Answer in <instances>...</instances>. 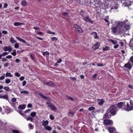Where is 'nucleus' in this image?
Returning a JSON list of instances; mask_svg holds the SVG:
<instances>
[{"instance_id":"1","label":"nucleus","mask_w":133,"mask_h":133,"mask_svg":"<svg viewBox=\"0 0 133 133\" xmlns=\"http://www.w3.org/2000/svg\"><path fill=\"white\" fill-rule=\"evenodd\" d=\"M125 21H116L115 23L117 24L116 27L112 28V33L114 34L118 33L121 34L124 32V26Z\"/></svg>"},{"instance_id":"2","label":"nucleus","mask_w":133,"mask_h":133,"mask_svg":"<svg viewBox=\"0 0 133 133\" xmlns=\"http://www.w3.org/2000/svg\"><path fill=\"white\" fill-rule=\"evenodd\" d=\"M86 1H87L88 2V3H92L95 6V7H93L94 8H100L102 7L103 8V4L101 3V1H100L96 0L95 2V0H86Z\"/></svg>"},{"instance_id":"3","label":"nucleus","mask_w":133,"mask_h":133,"mask_svg":"<svg viewBox=\"0 0 133 133\" xmlns=\"http://www.w3.org/2000/svg\"><path fill=\"white\" fill-rule=\"evenodd\" d=\"M118 3L121 4V3H120V1H116V2L112 1L111 2V8H118L119 4H118Z\"/></svg>"},{"instance_id":"4","label":"nucleus","mask_w":133,"mask_h":133,"mask_svg":"<svg viewBox=\"0 0 133 133\" xmlns=\"http://www.w3.org/2000/svg\"><path fill=\"white\" fill-rule=\"evenodd\" d=\"M117 108L114 105L111 106L109 108L108 112H110L113 115L115 114Z\"/></svg>"},{"instance_id":"5","label":"nucleus","mask_w":133,"mask_h":133,"mask_svg":"<svg viewBox=\"0 0 133 133\" xmlns=\"http://www.w3.org/2000/svg\"><path fill=\"white\" fill-rule=\"evenodd\" d=\"M124 110L128 111L133 110V106L130 105V103H127L126 107H125L123 109Z\"/></svg>"},{"instance_id":"6","label":"nucleus","mask_w":133,"mask_h":133,"mask_svg":"<svg viewBox=\"0 0 133 133\" xmlns=\"http://www.w3.org/2000/svg\"><path fill=\"white\" fill-rule=\"evenodd\" d=\"M48 107L50 108L52 110L54 111H55L57 109V108L56 107L52 104L47 102L46 103Z\"/></svg>"},{"instance_id":"7","label":"nucleus","mask_w":133,"mask_h":133,"mask_svg":"<svg viewBox=\"0 0 133 133\" xmlns=\"http://www.w3.org/2000/svg\"><path fill=\"white\" fill-rule=\"evenodd\" d=\"M111 1H105V4L104 5V7L105 8H111Z\"/></svg>"},{"instance_id":"8","label":"nucleus","mask_w":133,"mask_h":133,"mask_svg":"<svg viewBox=\"0 0 133 133\" xmlns=\"http://www.w3.org/2000/svg\"><path fill=\"white\" fill-rule=\"evenodd\" d=\"M74 26L77 31L79 33H81L83 32L81 28L78 25L75 24L74 25Z\"/></svg>"},{"instance_id":"9","label":"nucleus","mask_w":133,"mask_h":133,"mask_svg":"<svg viewBox=\"0 0 133 133\" xmlns=\"http://www.w3.org/2000/svg\"><path fill=\"white\" fill-rule=\"evenodd\" d=\"M129 0H125V2L123 3V5L125 6H128L130 5L131 4V1Z\"/></svg>"},{"instance_id":"10","label":"nucleus","mask_w":133,"mask_h":133,"mask_svg":"<svg viewBox=\"0 0 133 133\" xmlns=\"http://www.w3.org/2000/svg\"><path fill=\"white\" fill-rule=\"evenodd\" d=\"M3 50L5 51H9L10 52L12 50V48L10 46H5L4 47Z\"/></svg>"},{"instance_id":"11","label":"nucleus","mask_w":133,"mask_h":133,"mask_svg":"<svg viewBox=\"0 0 133 133\" xmlns=\"http://www.w3.org/2000/svg\"><path fill=\"white\" fill-rule=\"evenodd\" d=\"M105 125H108L111 124H112V121L111 120L106 119L104 120L103 122Z\"/></svg>"},{"instance_id":"12","label":"nucleus","mask_w":133,"mask_h":133,"mask_svg":"<svg viewBox=\"0 0 133 133\" xmlns=\"http://www.w3.org/2000/svg\"><path fill=\"white\" fill-rule=\"evenodd\" d=\"M83 19L84 20L85 22H89L91 23H93V22L88 17H84L83 18Z\"/></svg>"},{"instance_id":"13","label":"nucleus","mask_w":133,"mask_h":133,"mask_svg":"<svg viewBox=\"0 0 133 133\" xmlns=\"http://www.w3.org/2000/svg\"><path fill=\"white\" fill-rule=\"evenodd\" d=\"M110 133H115L116 131L115 129L113 127L109 128L108 129Z\"/></svg>"},{"instance_id":"14","label":"nucleus","mask_w":133,"mask_h":133,"mask_svg":"<svg viewBox=\"0 0 133 133\" xmlns=\"http://www.w3.org/2000/svg\"><path fill=\"white\" fill-rule=\"evenodd\" d=\"M40 96L42 97H43V98H44L45 99H47L49 101H51V99L48 97H47L44 96L41 93H39L38 94Z\"/></svg>"},{"instance_id":"15","label":"nucleus","mask_w":133,"mask_h":133,"mask_svg":"<svg viewBox=\"0 0 133 133\" xmlns=\"http://www.w3.org/2000/svg\"><path fill=\"white\" fill-rule=\"evenodd\" d=\"M97 101L98 102V103L99 105H102L104 101V100L103 99H97Z\"/></svg>"},{"instance_id":"16","label":"nucleus","mask_w":133,"mask_h":133,"mask_svg":"<svg viewBox=\"0 0 133 133\" xmlns=\"http://www.w3.org/2000/svg\"><path fill=\"white\" fill-rule=\"evenodd\" d=\"M91 35L94 37L95 39H97L98 38L97 34L96 32H94L91 33Z\"/></svg>"},{"instance_id":"17","label":"nucleus","mask_w":133,"mask_h":133,"mask_svg":"<svg viewBox=\"0 0 133 133\" xmlns=\"http://www.w3.org/2000/svg\"><path fill=\"white\" fill-rule=\"evenodd\" d=\"M127 21V20H126V21H124L125 22L124 25V32H125V29L126 30H128L130 28V26L129 25H125V23Z\"/></svg>"},{"instance_id":"18","label":"nucleus","mask_w":133,"mask_h":133,"mask_svg":"<svg viewBox=\"0 0 133 133\" xmlns=\"http://www.w3.org/2000/svg\"><path fill=\"white\" fill-rule=\"evenodd\" d=\"M26 105L25 104L20 105L18 107V108L21 110H23L25 107Z\"/></svg>"},{"instance_id":"19","label":"nucleus","mask_w":133,"mask_h":133,"mask_svg":"<svg viewBox=\"0 0 133 133\" xmlns=\"http://www.w3.org/2000/svg\"><path fill=\"white\" fill-rule=\"evenodd\" d=\"M48 123V122L47 121H43L42 122V125L44 127V128L46 126V125H47V124Z\"/></svg>"},{"instance_id":"20","label":"nucleus","mask_w":133,"mask_h":133,"mask_svg":"<svg viewBox=\"0 0 133 133\" xmlns=\"http://www.w3.org/2000/svg\"><path fill=\"white\" fill-rule=\"evenodd\" d=\"M108 41L109 42H111L113 44H116L117 43V42L116 40H112L111 39H108Z\"/></svg>"},{"instance_id":"21","label":"nucleus","mask_w":133,"mask_h":133,"mask_svg":"<svg viewBox=\"0 0 133 133\" xmlns=\"http://www.w3.org/2000/svg\"><path fill=\"white\" fill-rule=\"evenodd\" d=\"M16 38L20 42H21L24 43H26V41L25 40L23 39L20 38L18 37H16Z\"/></svg>"},{"instance_id":"22","label":"nucleus","mask_w":133,"mask_h":133,"mask_svg":"<svg viewBox=\"0 0 133 133\" xmlns=\"http://www.w3.org/2000/svg\"><path fill=\"white\" fill-rule=\"evenodd\" d=\"M3 89L6 91H11L12 90L10 89L9 87L8 86L5 87Z\"/></svg>"},{"instance_id":"23","label":"nucleus","mask_w":133,"mask_h":133,"mask_svg":"<svg viewBox=\"0 0 133 133\" xmlns=\"http://www.w3.org/2000/svg\"><path fill=\"white\" fill-rule=\"evenodd\" d=\"M100 46V43L98 42H97L95 45L94 46V48L95 49H97L99 48V46Z\"/></svg>"},{"instance_id":"24","label":"nucleus","mask_w":133,"mask_h":133,"mask_svg":"<svg viewBox=\"0 0 133 133\" xmlns=\"http://www.w3.org/2000/svg\"><path fill=\"white\" fill-rule=\"evenodd\" d=\"M45 129L48 131H50L52 130V127L49 126H46L44 128Z\"/></svg>"},{"instance_id":"25","label":"nucleus","mask_w":133,"mask_h":133,"mask_svg":"<svg viewBox=\"0 0 133 133\" xmlns=\"http://www.w3.org/2000/svg\"><path fill=\"white\" fill-rule=\"evenodd\" d=\"M0 98H3L7 100L8 99V97L7 95H4L3 96H0Z\"/></svg>"},{"instance_id":"26","label":"nucleus","mask_w":133,"mask_h":133,"mask_svg":"<svg viewBox=\"0 0 133 133\" xmlns=\"http://www.w3.org/2000/svg\"><path fill=\"white\" fill-rule=\"evenodd\" d=\"M23 23H21L20 22H17L14 23V25L15 26H18L24 24Z\"/></svg>"},{"instance_id":"27","label":"nucleus","mask_w":133,"mask_h":133,"mask_svg":"<svg viewBox=\"0 0 133 133\" xmlns=\"http://www.w3.org/2000/svg\"><path fill=\"white\" fill-rule=\"evenodd\" d=\"M62 14L63 15L66 17H68L69 15L68 13V12H65L64 11H63L62 12Z\"/></svg>"},{"instance_id":"28","label":"nucleus","mask_w":133,"mask_h":133,"mask_svg":"<svg viewBox=\"0 0 133 133\" xmlns=\"http://www.w3.org/2000/svg\"><path fill=\"white\" fill-rule=\"evenodd\" d=\"M88 3V1H86V0H81V4H86Z\"/></svg>"},{"instance_id":"29","label":"nucleus","mask_w":133,"mask_h":133,"mask_svg":"<svg viewBox=\"0 0 133 133\" xmlns=\"http://www.w3.org/2000/svg\"><path fill=\"white\" fill-rule=\"evenodd\" d=\"M109 47L108 46H105L103 48V51H106L109 50Z\"/></svg>"},{"instance_id":"30","label":"nucleus","mask_w":133,"mask_h":133,"mask_svg":"<svg viewBox=\"0 0 133 133\" xmlns=\"http://www.w3.org/2000/svg\"><path fill=\"white\" fill-rule=\"evenodd\" d=\"M10 41L12 43H15L16 42V41L14 39V38L12 37L10 38Z\"/></svg>"},{"instance_id":"31","label":"nucleus","mask_w":133,"mask_h":133,"mask_svg":"<svg viewBox=\"0 0 133 133\" xmlns=\"http://www.w3.org/2000/svg\"><path fill=\"white\" fill-rule=\"evenodd\" d=\"M125 67L128 68L129 69H130L131 68V66L129 63H127L125 64Z\"/></svg>"},{"instance_id":"32","label":"nucleus","mask_w":133,"mask_h":133,"mask_svg":"<svg viewBox=\"0 0 133 133\" xmlns=\"http://www.w3.org/2000/svg\"><path fill=\"white\" fill-rule=\"evenodd\" d=\"M124 105V103L123 102H121L118 103V106L119 108H121L122 106Z\"/></svg>"},{"instance_id":"33","label":"nucleus","mask_w":133,"mask_h":133,"mask_svg":"<svg viewBox=\"0 0 133 133\" xmlns=\"http://www.w3.org/2000/svg\"><path fill=\"white\" fill-rule=\"evenodd\" d=\"M5 75L6 77H12V75L10 73L8 72H7L6 73Z\"/></svg>"},{"instance_id":"34","label":"nucleus","mask_w":133,"mask_h":133,"mask_svg":"<svg viewBox=\"0 0 133 133\" xmlns=\"http://www.w3.org/2000/svg\"><path fill=\"white\" fill-rule=\"evenodd\" d=\"M20 92L21 94H29V92L28 91L25 90L20 91Z\"/></svg>"},{"instance_id":"35","label":"nucleus","mask_w":133,"mask_h":133,"mask_svg":"<svg viewBox=\"0 0 133 133\" xmlns=\"http://www.w3.org/2000/svg\"><path fill=\"white\" fill-rule=\"evenodd\" d=\"M108 111L107 110L106 112L104 114L103 117L104 118H107L108 116V113H109Z\"/></svg>"},{"instance_id":"36","label":"nucleus","mask_w":133,"mask_h":133,"mask_svg":"<svg viewBox=\"0 0 133 133\" xmlns=\"http://www.w3.org/2000/svg\"><path fill=\"white\" fill-rule=\"evenodd\" d=\"M13 52L11 53V54L13 56H15L16 54V50H13Z\"/></svg>"},{"instance_id":"37","label":"nucleus","mask_w":133,"mask_h":133,"mask_svg":"<svg viewBox=\"0 0 133 133\" xmlns=\"http://www.w3.org/2000/svg\"><path fill=\"white\" fill-rule=\"evenodd\" d=\"M36 113L35 112H34L31 113L30 116L32 117H34L36 115Z\"/></svg>"},{"instance_id":"38","label":"nucleus","mask_w":133,"mask_h":133,"mask_svg":"<svg viewBox=\"0 0 133 133\" xmlns=\"http://www.w3.org/2000/svg\"><path fill=\"white\" fill-rule=\"evenodd\" d=\"M5 74H3L0 77V80H2L3 79L5 78Z\"/></svg>"},{"instance_id":"39","label":"nucleus","mask_w":133,"mask_h":133,"mask_svg":"<svg viewBox=\"0 0 133 133\" xmlns=\"http://www.w3.org/2000/svg\"><path fill=\"white\" fill-rule=\"evenodd\" d=\"M21 4L22 5L25 6L26 4V2L25 1H22L21 2Z\"/></svg>"},{"instance_id":"40","label":"nucleus","mask_w":133,"mask_h":133,"mask_svg":"<svg viewBox=\"0 0 133 133\" xmlns=\"http://www.w3.org/2000/svg\"><path fill=\"white\" fill-rule=\"evenodd\" d=\"M17 102L12 103H11V104L12 107H14L16 106V104H17Z\"/></svg>"},{"instance_id":"41","label":"nucleus","mask_w":133,"mask_h":133,"mask_svg":"<svg viewBox=\"0 0 133 133\" xmlns=\"http://www.w3.org/2000/svg\"><path fill=\"white\" fill-rule=\"evenodd\" d=\"M11 80L9 79H7L5 81V82L6 84H9L10 83Z\"/></svg>"},{"instance_id":"42","label":"nucleus","mask_w":133,"mask_h":133,"mask_svg":"<svg viewBox=\"0 0 133 133\" xmlns=\"http://www.w3.org/2000/svg\"><path fill=\"white\" fill-rule=\"evenodd\" d=\"M95 108L93 107H91L88 108V110L90 111H91V110H94L95 109Z\"/></svg>"},{"instance_id":"43","label":"nucleus","mask_w":133,"mask_h":133,"mask_svg":"<svg viewBox=\"0 0 133 133\" xmlns=\"http://www.w3.org/2000/svg\"><path fill=\"white\" fill-rule=\"evenodd\" d=\"M29 120H30L31 122H32L33 120V118H32V117L29 116L27 118V120L28 121Z\"/></svg>"},{"instance_id":"44","label":"nucleus","mask_w":133,"mask_h":133,"mask_svg":"<svg viewBox=\"0 0 133 133\" xmlns=\"http://www.w3.org/2000/svg\"><path fill=\"white\" fill-rule=\"evenodd\" d=\"M17 100L16 99L15 97L12 98L11 100V101L12 102H15Z\"/></svg>"},{"instance_id":"45","label":"nucleus","mask_w":133,"mask_h":133,"mask_svg":"<svg viewBox=\"0 0 133 133\" xmlns=\"http://www.w3.org/2000/svg\"><path fill=\"white\" fill-rule=\"evenodd\" d=\"M19 46V45L18 43H16L14 45V47L15 48H18Z\"/></svg>"},{"instance_id":"46","label":"nucleus","mask_w":133,"mask_h":133,"mask_svg":"<svg viewBox=\"0 0 133 133\" xmlns=\"http://www.w3.org/2000/svg\"><path fill=\"white\" fill-rule=\"evenodd\" d=\"M12 132L13 133H20L19 131L17 130H12Z\"/></svg>"},{"instance_id":"47","label":"nucleus","mask_w":133,"mask_h":133,"mask_svg":"<svg viewBox=\"0 0 133 133\" xmlns=\"http://www.w3.org/2000/svg\"><path fill=\"white\" fill-rule=\"evenodd\" d=\"M51 39L52 41H56L58 39V38H57L55 37H51Z\"/></svg>"},{"instance_id":"48","label":"nucleus","mask_w":133,"mask_h":133,"mask_svg":"<svg viewBox=\"0 0 133 133\" xmlns=\"http://www.w3.org/2000/svg\"><path fill=\"white\" fill-rule=\"evenodd\" d=\"M109 17V16H107L106 17V19H104V21L106 22H108V25H109V21H108V17Z\"/></svg>"},{"instance_id":"49","label":"nucleus","mask_w":133,"mask_h":133,"mask_svg":"<svg viewBox=\"0 0 133 133\" xmlns=\"http://www.w3.org/2000/svg\"><path fill=\"white\" fill-rule=\"evenodd\" d=\"M29 125L30 129H32L33 128V125H32L31 124L29 123Z\"/></svg>"},{"instance_id":"50","label":"nucleus","mask_w":133,"mask_h":133,"mask_svg":"<svg viewBox=\"0 0 133 133\" xmlns=\"http://www.w3.org/2000/svg\"><path fill=\"white\" fill-rule=\"evenodd\" d=\"M84 11L82 10H81L80 12L81 15V16H82V17H83L84 16Z\"/></svg>"},{"instance_id":"51","label":"nucleus","mask_w":133,"mask_h":133,"mask_svg":"<svg viewBox=\"0 0 133 133\" xmlns=\"http://www.w3.org/2000/svg\"><path fill=\"white\" fill-rule=\"evenodd\" d=\"M15 76L19 77L20 76V75L18 72H16L15 73Z\"/></svg>"},{"instance_id":"52","label":"nucleus","mask_w":133,"mask_h":133,"mask_svg":"<svg viewBox=\"0 0 133 133\" xmlns=\"http://www.w3.org/2000/svg\"><path fill=\"white\" fill-rule=\"evenodd\" d=\"M50 118L51 119L53 120L55 118L53 115H50Z\"/></svg>"},{"instance_id":"53","label":"nucleus","mask_w":133,"mask_h":133,"mask_svg":"<svg viewBox=\"0 0 133 133\" xmlns=\"http://www.w3.org/2000/svg\"><path fill=\"white\" fill-rule=\"evenodd\" d=\"M74 112L73 111H70L69 112V115L70 116H72L74 115Z\"/></svg>"},{"instance_id":"54","label":"nucleus","mask_w":133,"mask_h":133,"mask_svg":"<svg viewBox=\"0 0 133 133\" xmlns=\"http://www.w3.org/2000/svg\"><path fill=\"white\" fill-rule=\"evenodd\" d=\"M49 54L48 51L45 52H43V55H48Z\"/></svg>"},{"instance_id":"55","label":"nucleus","mask_w":133,"mask_h":133,"mask_svg":"<svg viewBox=\"0 0 133 133\" xmlns=\"http://www.w3.org/2000/svg\"><path fill=\"white\" fill-rule=\"evenodd\" d=\"M8 52H3L2 54L3 56H5L6 55H8Z\"/></svg>"},{"instance_id":"56","label":"nucleus","mask_w":133,"mask_h":133,"mask_svg":"<svg viewBox=\"0 0 133 133\" xmlns=\"http://www.w3.org/2000/svg\"><path fill=\"white\" fill-rule=\"evenodd\" d=\"M115 45L114 46V48L115 49H116V48H117L119 46L118 44H115Z\"/></svg>"},{"instance_id":"57","label":"nucleus","mask_w":133,"mask_h":133,"mask_svg":"<svg viewBox=\"0 0 133 133\" xmlns=\"http://www.w3.org/2000/svg\"><path fill=\"white\" fill-rule=\"evenodd\" d=\"M2 33L4 34H6L8 33V32L6 30H3L2 31Z\"/></svg>"},{"instance_id":"58","label":"nucleus","mask_w":133,"mask_h":133,"mask_svg":"<svg viewBox=\"0 0 133 133\" xmlns=\"http://www.w3.org/2000/svg\"><path fill=\"white\" fill-rule=\"evenodd\" d=\"M24 79V77L23 76H21L20 78H19V80L21 81H22Z\"/></svg>"},{"instance_id":"59","label":"nucleus","mask_w":133,"mask_h":133,"mask_svg":"<svg viewBox=\"0 0 133 133\" xmlns=\"http://www.w3.org/2000/svg\"><path fill=\"white\" fill-rule=\"evenodd\" d=\"M26 81H23L22 83V85L23 86H24L26 84Z\"/></svg>"},{"instance_id":"60","label":"nucleus","mask_w":133,"mask_h":133,"mask_svg":"<svg viewBox=\"0 0 133 133\" xmlns=\"http://www.w3.org/2000/svg\"><path fill=\"white\" fill-rule=\"evenodd\" d=\"M37 33L39 35H41L43 34V32L41 31H38Z\"/></svg>"},{"instance_id":"61","label":"nucleus","mask_w":133,"mask_h":133,"mask_svg":"<svg viewBox=\"0 0 133 133\" xmlns=\"http://www.w3.org/2000/svg\"><path fill=\"white\" fill-rule=\"evenodd\" d=\"M32 105L30 104H29L27 105V107L28 108H31L32 107Z\"/></svg>"},{"instance_id":"62","label":"nucleus","mask_w":133,"mask_h":133,"mask_svg":"<svg viewBox=\"0 0 133 133\" xmlns=\"http://www.w3.org/2000/svg\"><path fill=\"white\" fill-rule=\"evenodd\" d=\"M128 87L130 88L133 89V85H129Z\"/></svg>"},{"instance_id":"63","label":"nucleus","mask_w":133,"mask_h":133,"mask_svg":"<svg viewBox=\"0 0 133 133\" xmlns=\"http://www.w3.org/2000/svg\"><path fill=\"white\" fill-rule=\"evenodd\" d=\"M130 105L133 106V101H130Z\"/></svg>"},{"instance_id":"64","label":"nucleus","mask_w":133,"mask_h":133,"mask_svg":"<svg viewBox=\"0 0 133 133\" xmlns=\"http://www.w3.org/2000/svg\"><path fill=\"white\" fill-rule=\"evenodd\" d=\"M130 60L131 62L133 63V56L131 57Z\"/></svg>"}]
</instances>
